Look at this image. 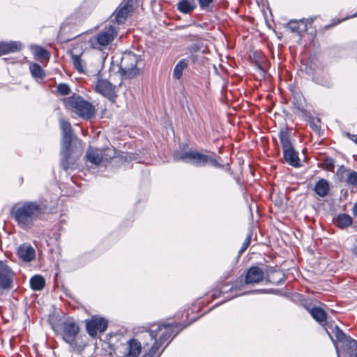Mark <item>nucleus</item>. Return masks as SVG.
Here are the masks:
<instances>
[{
  "instance_id": "nucleus-25",
  "label": "nucleus",
  "mask_w": 357,
  "mask_h": 357,
  "mask_svg": "<svg viewBox=\"0 0 357 357\" xmlns=\"http://www.w3.org/2000/svg\"><path fill=\"white\" fill-rule=\"evenodd\" d=\"M350 357H357V341L349 337L343 343Z\"/></svg>"
},
{
  "instance_id": "nucleus-11",
  "label": "nucleus",
  "mask_w": 357,
  "mask_h": 357,
  "mask_svg": "<svg viewBox=\"0 0 357 357\" xmlns=\"http://www.w3.org/2000/svg\"><path fill=\"white\" fill-rule=\"evenodd\" d=\"M60 127L62 132V153L68 157L72 143V126L68 121L61 119Z\"/></svg>"
},
{
  "instance_id": "nucleus-37",
  "label": "nucleus",
  "mask_w": 357,
  "mask_h": 357,
  "mask_svg": "<svg viewBox=\"0 0 357 357\" xmlns=\"http://www.w3.org/2000/svg\"><path fill=\"white\" fill-rule=\"evenodd\" d=\"M250 241H251L250 236H248L241 246V252H244L248 248V246L250 244Z\"/></svg>"
},
{
  "instance_id": "nucleus-30",
  "label": "nucleus",
  "mask_w": 357,
  "mask_h": 357,
  "mask_svg": "<svg viewBox=\"0 0 357 357\" xmlns=\"http://www.w3.org/2000/svg\"><path fill=\"white\" fill-rule=\"evenodd\" d=\"M72 63L73 64L74 68L79 73H84L86 69V63L85 61L82 59V55H75L73 54L71 56Z\"/></svg>"
},
{
  "instance_id": "nucleus-34",
  "label": "nucleus",
  "mask_w": 357,
  "mask_h": 357,
  "mask_svg": "<svg viewBox=\"0 0 357 357\" xmlns=\"http://www.w3.org/2000/svg\"><path fill=\"white\" fill-rule=\"evenodd\" d=\"M199 6L202 10L209 11L211 5L214 0H197Z\"/></svg>"
},
{
  "instance_id": "nucleus-22",
  "label": "nucleus",
  "mask_w": 357,
  "mask_h": 357,
  "mask_svg": "<svg viewBox=\"0 0 357 357\" xmlns=\"http://www.w3.org/2000/svg\"><path fill=\"white\" fill-rule=\"evenodd\" d=\"M330 190V185L327 180L324 178L319 179L314 187L315 193L321 197L328 195Z\"/></svg>"
},
{
  "instance_id": "nucleus-5",
  "label": "nucleus",
  "mask_w": 357,
  "mask_h": 357,
  "mask_svg": "<svg viewBox=\"0 0 357 357\" xmlns=\"http://www.w3.org/2000/svg\"><path fill=\"white\" fill-rule=\"evenodd\" d=\"M60 335L62 340L68 344L73 349H77L79 345L78 339L80 333V326L73 318H68L60 324Z\"/></svg>"
},
{
  "instance_id": "nucleus-40",
  "label": "nucleus",
  "mask_w": 357,
  "mask_h": 357,
  "mask_svg": "<svg viewBox=\"0 0 357 357\" xmlns=\"http://www.w3.org/2000/svg\"><path fill=\"white\" fill-rule=\"evenodd\" d=\"M353 211H354V215H357V202L355 204V205L353 208Z\"/></svg>"
},
{
  "instance_id": "nucleus-20",
  "label": "nucleus",
  "mask_w": 357,
  "mask_h": 357,
  "mask_svg": "<svg viewBox=\"0 0 357 357\" xmlns=\"http://www.w3.org/2000/svg\"><path fill=\"white\" fill-rule=\"evenodd\" d=\"M22 45L19 42H0V56L20 50Z\"/></svg>"
},
{
  "instance_id": "nucleus-31",
  "label": "nucleus",
  "mask_w": 357,
  "mask_h": 357,
  "mask_svg": "<svg viewBox=\"0 0 357 357\" xmlns=\"http://www.w3.org/2000/svg\"><path fill=\"white\" fill-rule=\"evenodd\" d=\"M226 287L225 285H223L222 288L220 289H214L209 293V296L211 298V301H213L214 299L220 297L223 294L227 292L225 289H224Z\"/></svg>"
},
{
  "instance_id": "nucleus-21",
  "label": "nucleus",
  "mask_w": 357,
  "mask_h": 357,
  "mask_svg": "<svg viewBox=\"0 0 357 357\" xmlns=\"http://www.w3.org/2000/svg\"><path fill=\"white\" fill-rule=\"evenodd\" d=\"M196 8L195 0H181L177 3V10L183 14H191Z\"/></svg>"
},
{
  "instance_id": "nucleus-24",
  "label": "nucleus",
  "mask_w": 357,
  "mask_h": 357,
  "mask_svg": "<svg viewBox=\"0 0 357 357\" xmlns=\"http://www.w3.org/2000/svg\"><path fill=\"white\" fill-rule=\"evenodd\" d=\"M188 67V62L185 59L180 60L175 66L173 70V78L176 80L181 79L183 73Z\"/></svg>"
},
{
  "instance_id": "nucleus-4",
  "label": "nucleus",
  "mask_w": 357,
  "mask_h": 357,
  "mask_svg": "<svg viewBox=\"0 0 357 357\" xmlns=\"http://www.w3.org/2000/svg\"><path fill=\"white\" fill-rule=\"evenodd\" d=\"M118 36V29L113 24L105 27L89 39L91 48L102 51L109 45Z\"/></svg>"
},
{
  "instance_id": "nucleus-42",
  "label": "nucleus",
  "mask_w": 357,
  "mask_h": 357,
  "mask_svg": "<svg viewBox=\"0 0 357 357\" xmlns=\"http://www.w3.org/2000/svg\"><path fill=\"white\" fill-rule=\"evenodd\" d=\"M235 296H231V297H228V299H230V298H234Z\"/></svg>"
},
{
  "instance_id": "nucleus-8",
  "label": "nucleus",
  "mask_w": 357,
  "mask_h": 357,
  "mask_svg": "<svg viewBox=\"0 0 357 357\" xmlns=\"http://www.w3.org/2000/svg\"><path fill=\"white\" fill-rule=\"evenodd\" d=\"M116 156V149L114 147L98 149L93 147H89L86 158L92 164L98 165L102 162L109 161Z\"/></svg>"
},
{
  "instance_id": "nucleus-23",
  "label": "nucleus",
  "mask_w": 357,
  "mask_h": 357,
  "mask_svg": "<svg viewBox=\"0 0 357 357\" xmlns=\"http://www.w3.org/2000/svg\"><path fill=\"white\" fill-rule=\"evenodd\" d=\"M278 136L283 151L293 148V145L290 139V133L287 128L280 130Z\"/></svg>"
},
{
  "instance_id": "nucleus-29",
  "label": "nucleus",
  "mask_w": 357,
  "mask_h": 357,
  "mask_svg": "<svg viewBox=\"0 0 357 357\" xmlns=\"http://www.w3.org/2000/svg\"><path fill=\"white\" fill-rule=\"evenodd\" d=\"M352 218L349 215L345 213L339 214L337 216L335 221L336 225L342 229L348 227L352 224Z\"/></svg>"
},
{
  "instance_id": "nucleus-26",
  "label": "nucleus",
  "mask_w": 357,
  "mask_h": 357,
  "mask_svg": "<svg viewBox=\"0 0 357 357\" xmlns=\"http://www.w3.org/2000/svg\"><path fill=\"white\" fill-rule=\"evenodd\" d=\"M29 70L32 77L37 81L43 80L45 77V73L43 68L38 63H31Z\"/></svg>"
},
{
  "instance_id": "nucleus-3",
  "label": "nucleus",
  "mask_w": 357,
  "mask_h": 357,
  "mask_svg": "<svg viewBox=\"0 0 357 357\" xmlns=\"http://www.w3.org/2000/svg\"><path fill=\"white\" fill-rule=\"evenodd\" d=\"M63 104L68 110L82 119H89L95 114V107L79 96L74 94L64 98Z\"/></svg>"
},
{
  "instance_id": "nucleus-43",
  "label": "nucleus",
  "mask_w": 357,
  "mask_h": 357,
  "mask_svg": "<svg viewBox=\"0 0 357 357\" xmlns=\"http://www.w3.org/2000/svg\"><path fill=\"white\" fill-rule=\"evenodd\" d=\"M354 16H357V13H356V14H355Z\"/></svg>"
},
{
  "instance_id": "nucleus-9",
  "label": "nucleus",
  "mask_w": 357,
  "mask_h": 357,
  "mask_svg": "<svg viewBox=\"0 0 357 357\" xmlns=\"http://www.w3.org/2000/svg\"><path fill=\"white\" fill-rule=\"evenodd\" d=\"M107 326V320L101 317L92 316L89 319L86 320V331L92 337L103 333Z\"/></svg>"
},
{
  "instance_id": "nucleus-27",
  "label": "nucleus",
  "mask_w": 357,
  "mask_h": 357,
  "mask_svg": "<svg viewBox=\"0 0 357 357\" xmlns=\"http://www.w3.org/2000/svg\"><path fill=\"white\" fill-rule=\"evenodd\" d=\"M31 50L36 59L49 60L50 54L45 48L38 45H31Z\"/></svg>"
},
{
  "instance_id": "nucleus-18",
  "label": "nucleus",
  "mask_w": 357,
  "mask_h": 357,
  "mask_svg": "<svg viewBox=\"0 0 357 357\" xmlns=\"http://www.w3.org/2000/svg\"><path fill=\"white\" fill-rule=\"evenodd\" d=\"M283 156L285 161L289 165L294 167H299L301 166V160L298 158V153L295 151L294 147L283 151Z\"/></svg>"
},
{
  "instance_id": "nucleus-41",
  "label": "nucleus",
  "mask_w": 357,
  "mask_h": 357,
  "mask_svg": "<svg viewBox=\"0 0 357 357\" xmlns=\"http://www.w3.org/2000/svg\"><path fill=\"white\" fill-rule=\"evenodd\" d=\"M257 291L259 293H264V292H265V290L261 289V290H257Z\"/></svg>"
},
{
  "instance_id": "nucleus-36",
  "label": "nucleus",
  "mask_w": 357,
  "mask_h": 357,
  "mask_svg": "<svg viewBox=\"0 0 357 357\" xmlns=\"http://www.w3.org/2000/svg\"><path fill=\"white\" fill-rule=\"evenodd\" d=\"M61 155H63V159L61 161V166L62 167L65 169V170H68V168H69V164H68V159L70 158V149L69 150V155L68 157H66V155H64L62 153H61Z\"/></svg>"
},
{
  "instance_id": "nucleus-28",
  "label": "nucleus",
  "mask_w": 357,
  "mask_h": 357,
  "mask_svg": "<svg viewBox=\"0 0 357 357\" xmlns=\"http://www.w3.org/2000/svg\"><path fill=\"white\" fill-rule=\"evenodd\" d=\"M45 285L44 278L40 275H36L30 279L31 288L34 291H41Z\"/></svg>"
},
{
  "instance_id": "nucleus-12",
  "label": "nucleus",
  "mask_w": 357,
  "mask_h": 357,
  "mask_svg": "<svg viewBox=\"0 0 357 357\" xmlns=\"http://www.w3.org/2000/svg\"><path fill=\"white\" fill-rule=\"evenodd\" d=\"M133 10L132 0H124L115 10L114 20L117 24H123L126 22Z\"/></svg>"
},
{
  "instance_id": "nucleus-39",
  "label": "nucleus",
  "mask_w": 357,
  "mask_h": 357,
  "mask_svg": "<svg viewBox=\"0 0 357 357\" xmlns=\"http://www.w3.org/2000/svg\"><path fill=\"white\" fill-rule=\"evenodd\" d=\"M353 252L357 255V240L355 241L354 244L352 248Z\"/></svg>"
},
{
  "instance_id": "nucleus-32",
  "label": "nucleus",
  "mask_w": 357,
  "mask_h": 357,
  "mask_svg": "<svg viewBox=\"0 0 357 357\" xmlns=\"http://www.w3.org/2000/svg\"><path fill=\"white\" fill-rule=\"evenodd\" d=\"M56 91H57L58 93H59L62 96H66L70 93V86L67 84H65V83L59 84L56 87Z\"/></svg>"
},
{
  "instance_id": "nucleus-19",
  "label": "nucleus",
  "mask_w": 357,
  "mask_h": 357,
  "mask_svg": "<svg viewBox=\"0 0 357 357\" xmlns=\"http://www.w3.org/2000/svg\"><path fill=\"white\" fill-rule=\"evenodd\" d=\"M308 311L311 316L321 325L324 326L325 328L328 326L326 321L327 314L321 307H314L308 309Z\"/></svg>"
},
{
  "instance_id": "nucleus-6",
  "label": "nucleus",
  "mask_w": 357,
  "mask_h": 357,
  "mask_svg": "<svg viewBox=\"0 0 357 357\" xmlns=\"http://www.w3.org/2000/svg\"><path fill=\"white\" fill-rule=\"evenodd\" d=\"M174 160L176 162H192L197 167L205 166L208 163L216 164V160L208 155L202 153L196 150L188 151H176L174 153Z\"/></svg>"
},
{
  "instance_id": "nucleus-16",
  "label": "nucleus",
  "mask_w": 357,
  "mask_h": 357,
  "mask_svg": "<svg viewBox=\"0 0 357 357\" xmlns=\"http://www.w3.org/2000/svg\"><path fill=\"white\" fill-rule=\"evenodd\" d=\"M115 86L106 79H98L95 86L96 91L114 100L116 97Z\"/></svg>"
},
{
  "instance_id": "nucleus-10",
  "label": "nucleus",
  "mask_w": 357,
  "mask_h": 357,
  "mask_svg": "<svg viewBox=\"0 0 357 357\" xmlns=\"http://www.w3.org/2000/svg\"><path fill=\"white\" fill-rule=\"evenodd\" d=\"M265 279L263 270L258 266H252L246 272L244 283H241L240 287L232 286L229 290L233 292L237 289H241L245 284H259Z\"/></svg>"
},
{
  "instance_id": "nucleus-38",
  "label": "nucleus",
  "mask_w": 357,
  "mask_h": 357,
  "mask_svg": "<svg viewBox=\"0 0 357 357\" xmlns=\"http://www.w3.org/2000/svg\"><path fill=\"white\" fill-rule=\"evenodd\" d=\"M345 136H347L349 139L357 144V135H352L349 132H345Z\"/></svg>"
},
{
  "instance_id": "nucleus-7",
  "label": "nucleus",
  "mask_w": 357,
  "mask_h": 357,
  "mask_svg": "<svg viewBox=\"0 0 357 357\" xmlns=\"http://www.w3.org/2000/svg\"><path fill=\"white\" fill-rule=\"evenodd\" d=\"M141 61L139 56L136 54L131 52L125 53L120 62L119 73L127 79L136 77L140 73L138 64Z\"/></svg>"
},
{
  "instance_id": "nucleus-13",
  "label": "nucleus",
  "mask_w": 357,
  "mask_h": 357,
  "mask_svg": "<svg viewBox=\"0 0 357 357\" xmlns=\"http://www.w3.org/2000/svg\"><path fill=\"white\" fill-rule=\"evenodd\" d=\"M336 176L340 182L353 187L357 186V172L351 169L342 165L337 169Z\"/></svg>"
},
{
  "instance_id": "nucleus-17",
  "label": "nucleus",
  "mask_w": 357,
  "mask_h": 357,
  "mask_svg": "<svg viewBox=\"0 0 357 357\" xmlns=\"http://www.w3.org/2000/svg\"><path fill=\"white\" fill-rule=\"evenodd\" d=\"M325 329L335 345L337 344V342H342L343 344L346 339L349 337V336H347L337 326H335L334 327L332 325L327 326ZM335 347H337V346Z\"/></svg>"
},
{
  "instance_id": "nucleus-2",
  "label": "nucleus",
  "mask_w": 357,
  "mask_h": 357,
  "mask_svg": "<svg viewBox=\"0 0 357 357\" xmlns=\"http://www.w3.org/2000/svg\"><path fill=\"white\" fill-rule=\"evenodd\" d=\"M43 214V208L36 202H25L15 206L11 211V215L18 226L24 229L31 228Z\"/></svg>"
},
{
  "instance_id": "nucleus-15",
  "label": "nucleus",
  "mask_w": 357,
  "mask_h": 357,
  "mask_svg": "<svg viewBox=\"0 0 357 357\" xmlns=\"http://www.w3.org/2000/svg\"><path fill=\"white\" fill-rule=\"evenodd\" d=\"M16 255L22 261L30 263L36 258V250L31 244L24 243L17 248Z\"/></svg>"
},
{
  "instance_id": "nucleus-1",
  "label": "nucleus",
  "mask_w": 357,
  "mask_h": 357,
  "mask_svg": "<svg viewBox=\"0 0 357 357\" xmlns=\"http://www.w3.org/2000/svg\"><path fill=\"white\" fill-rule=\"evenodd\" d=\"M178 326L176 324H154L147 331L149 336L154 340V343L148 353L149 357L158 356L178 333Z\"/></svg>"
},
{
  "instance_id": "nucleus-35",
  "label": "nucleus",
  "mask_w": 357,
  "mask_h": 357,
  "mask_svg": "<svg viewBox=\"0 0 357 357\" xmlns=\"http://www.w3.org/2000/svg\"><path fill=\"white\" fill-rule=\"evenodd\" d=\"M323 165L326 169L332 171L334 168V160L332 158H327L324 160Z\"/></svg>"
},
{
  "instance_id": "nucleus-33",
  "label": "nucleus",
  "mask_w": 357,
  "mask_h": 357,
  "mask_svg": "<svg viewBox=\"0 0 357 357\" xmlns=\"http://www.w3.org/2000/svg\"><path fill=\"white\" fill-rule=\"evenodd\" d=\"M301 23H303V20H291L288 23L287 26L292 32H298L300 31Z\"/></svg>"
},
{
  "instance_id": "nucleus-14",
  "label": "nucleus",
  "mask_w": 357,
  "mask_h": 357,
  "mask_svg": "<svg viewBox=\"0 0 357 357\" xmlns=\"http://www.w3.org/2000/svg\"><path fill=\"white\" fill-rule=\"evenodd\" d=\"M14 278V272L5 262L0 261V288L10 289Z\"/></svg>"
}]
</instances>
